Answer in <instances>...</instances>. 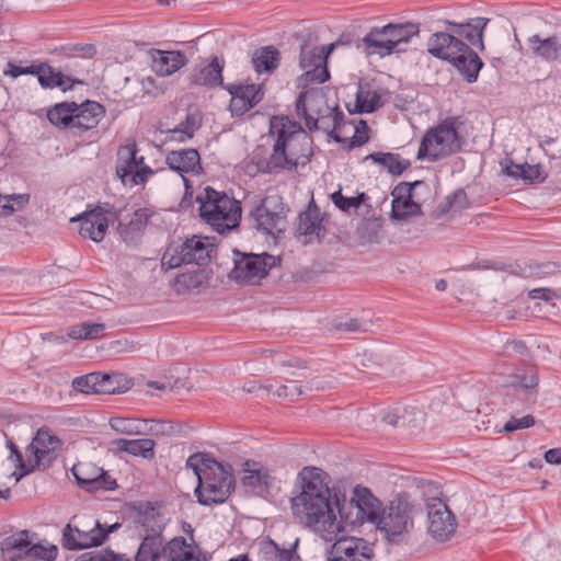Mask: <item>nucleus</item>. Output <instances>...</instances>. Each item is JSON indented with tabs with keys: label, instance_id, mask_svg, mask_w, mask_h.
<instances>
[{
	"label": "nucleus",
	"instance_id": "nucleus-19",
	"mask_svg": "<svg viewBox=\"0 0 561 561\" xmlns=\"http://www.w3.org/2000/svg\"><path fill=\"white\" fill-rule=\"evenodd\" d=\"M225 60L213 56L209 60H203L195 65L186 77L190 87H203L206 89L224 88L222 71Z\"/></svg>",
	"mask_w": 561,
	"mask_h": 561
},
{
	"label": "nucleus",
	"instance_id": "nucleus-2",
	"mask_svg": "<svg viewBox=\"0 0 561 561\" xmlns=\"http://www.w3.org/2000/svg\"><path fill=\"white\" fill-rule=\"evenodd\" d=\"M270 133L276 136L275 142L270 157L256 161L260 172L278 174L306 167L310 162L313 154L312 139L299 123L285 116H274Z\"/></svg>",
	"mask_w": 561,
	"mask_h": 561
},
{
	"label": "nucleus",
	"instance_id": "nucleus-55",
	"mask_svg": "<svg viewBox=\"0 0 561 561\" xmlns=\"http://www.w3.org/2000/svg\"><path fill=\"white\" fill-rule=\"evenodd\" d=\"M58 550L55 546H44L42 543L30 542L27 558L39 559L44 561H55Z\"/></svg>",
	"mask_w": 561,
	"mask_h": 561
},
{
	"label": "nucleus",
	"instance_id": "nucleus-56",
	"mask_svg": "<svg viewBox=\"0 0 561 561\" xmlns=\"http://www.w3.org/2000/svg\"><path fill=\"white\" fill-rule=\"evenodd\" d=\"M265 561H293V551L280 549L274 541H271L264 550Z\"/></svg>",
	"mask_w": 561,
	"mask_h": 561
},
{
	"label": "nucleus",
	"instance_id": "nucleus-36",
	"mask_svg": "<svg viewBox=\"0 0 561 561\" xmlns=\"http://www.w3.org/2000/svg\"><path fill=\"white\" fill-rule=\"evenodd\" d=\"M78 110L76 102H60L47 112L48 121L60 129H72L73 113Z\"/></svg>",
	"mask_w": 561,
	"mask_h": 561
},
{
	"label": "nucleus",
	"instance_id": "nucleus-21",
	"mask_svg": "<svg viewBox=\"0 0 561 561\" xmlns=\"http://www.w3.org/2000/svg\"><path fill=\"white\" fill-rule=\"evenodd\" d=\"M526 45L529 57L550 65H561V37L559 35L542 37L539 34H534L527 38Z\"/></svg>",
	"mask_w": 561,
	"mask_h": 561
},
{
	"label": "nucleus",
	"instance_id": "nucleus-45",
	"mask_svg": "<svg viewBox=\"0 0 561 561\" xmlns=\"http://www.w3.org/2000/svg\"><path fill=\"white\" fill-rule=\"evenodd\" d=\"M518 382L515 385L517 393H522L527 401L534 402L537 396L539 378L536 371L517 376Z\"/></svg>",
	"mask_w": 561,
	"mask_h": 561
},
{
	"label": "nucleus",
	"instance_id": "nucleus-60",
	"mask_svg": "<svg viewBox=\"0 0 561 561\" xmlns=\"http://www.w3.org/2000/svg\"><path fill=\"white\" fill-rule=\"evenodd\" d=\"M195 129L196 126L194 121L187 117L186 122L174 128L172 133L174 139L185 141L186 139H191L193 137Z\"/></svg>",
	"mask_w": 561,
	"mask_h": 561
},
{
	"label": "nucleus",
	"instance_id": "nucleus-48",
	"mask_svg": "<svg viewBox=\"0 0 561 561\" xmlns=\"http://www.w3.org/2000/svg\"><path fill=\"white\" fill-rule=\"evenodd\" d=\"M320 229L321 219L319 217V213L317 209H308L307 211L300 214L298 225V231L300 232V234H304L306 237L319 234Z\"/></svg>",
	"mask_w": 561,
	"mask_h": 561
},
{
	"label": "nucleus",
	"instance_id": "nucleus-47",
	"mask_svg": "<svg viewBox=\"0 0 561 561\" xmlns=\"http://www.w3.org/2000/svg\"><path fill=\"white\" fill-rule=\"evenodd\" d=\"M421 206L412 198L392 199L391 217L397 220H403L420 213Z\"/></svg>",
	"mask_w": 561,
	"mask_h": 561
},
{
	"label": "nucleus",
	"instance_id": "nucleus-25",
	"mask_svg": "<svg viewBox=\"0 0 561 561\" xmlns=\"http://www.w3.org/2000/svg\"><path fill=\"white\" fill-rule=\"evenodd\" d=\"M272 482L273 478L270 470L262 463L254 460H247L243 463V477L241 478V483L247 491L255 495H263L268 492Z\"/></svg>",
	"mask_w": 561,
	"mask_h": 561
},
{
	"label": "nucleus",
	"instance_id": "nucleus-22",
	"mask_svg": "<svg viewBox=\"0 0 561 561\" xmlns=\"http://www.w3.org/2000/svg\"><path fill=\"white\" fill-rule=\"evenodd\" d=\"M426 46L432 56L450 62L460 51H466L468 44L448 28V32L433 33Z\"/></svg>",
	"mask_w": 561,
	"mask_h": 561
},
{
	"label": "nucleus",
	"instance_id": "nucleus-10",
	"mask_svg": "<svg viewBox=\"0 0 561 561\" xmlns=\"http://www.w3.org/2000/svg\"><path fill=\"white\" fill-rule=\"evenodd\" d=\"M287 210L282 196L267 195L250 211L249 219L255 230L275 237L287 228Z\"/></svg>",
	"mask_w": 561,
	"mask_h": 561
},
{
	"label": "nucleus",
	"instance_id": "nucleus-29",
	"mask_svg": "<svg viewBox=\"0 0 561 561\" xmlns=\"http://www.w3.org/2000/svg\"><path fill=\"white\" fill-rule=\"evenodd\" d=\"M188 59L180 50H154L152 54V70L160 77H168L179 71Z\"/></svg>",
	"mask_w": 561,
	"mask_h": 561
},
{
	"label": "nucleus",
	"instance_id": "nucleus-6",
	"mask_svg": "<svg viewBox=\"0 0 561 561\" xmlns=\"http://www.w3.org/2000/svg\"><path fill=\"white\" fill-rule=\"evenodd\" d=\"M413 505L405 493L398 494L379 512L376 527L382 538L389 543L400 546L408 542L413 529Z\"/></svg>",
	"mask_w": 561,
	"mask_h": 561
},
{
	"label": "nucleus",
	"instance_id": "nucleus-37",
	"mask_svg": "<svg viewBox=\"0 0 561 561\" xmlns=\"http://www.w3.org/2000/svg\"><path fill=\"white\" fill-rule=\"evenodd\" d=\"M365 160L374 161L394 176L401 175L411 165L409 160L402 159L400 154L392 152H373L366 156Z\"/></svg>",
	"mask_w": 561,
	"mask_h": 561
},
{
	"label": "nucleus",
	"instance_id": "nucleus-18",
	"mask_svg": "<svg viewBox=\"0 0 561 561\" xmlns=\"http://www.w3.org/2000/svg\"><path fill=\"white\" fill-rule=\"evenodd\" d=\"M71 473L80 488L88 492L114 490L117 486L115 479L108 476L103 468L92 462H78L73 465Z\"/></svg>",
	"mask_w": 561,
	"mask_h": 561
},
{
	"label": "nucleus",
	"instance_id": "nucleus-41",
	"mask_svg": "<svg viewBox=\"0 0 561 561\" xmlns=\"http://www.w3.org/2000/svg\"><path fill=\"white\" fill-rule=\"evenodd\" d=\"M163 538L157 536H144L135 561H160L162 556Z\"/></svg>",
	"mask_w": 561,
	"mask_h": 561
},
{
	"label": "nucleus",
	"instance_id": "nucleus-30",
	"mask_svg": "<svg viewBox=\"0 0 561 561\" xmlns=\"http://www.w3.org/2000/svg\"><path fill=\"white\" fill-rule=\"evenodd\" d=\"M38 83L43 89H55L59 88L62 91H68L73 88L75 84L81 83V81L71 79L65 76L61 71L56 70L47 62H39L36 66Z\"/></svg>",
	"mask_w": 561,
	"mask_h": 561
},
{
	"label": "nucleus",
	"instance_id": "nucleus-11",
	"mask_svg": "<svg viewBox=\"0 0 561 561\" xmlns=\"http://www.w3.org/2000/svg\"><path fill=\"white\" fill-rule=\"evenodd\" d=\"M279 263V259L268 253H244L233 250V268L229 278L237 284H257Z\"/></svg>",
	"mask_w": 561,
	"mask_h": 561
},
{
	"label": "nucleus",
	"instance_id": "nucleus-38",
	"mask_svg": "<svg viewBox=\"0 0 561 561\" xmlns=\"http://www.w3.org/2000/svg\"><path fill=\"white\" fill-rule=\"evenodd\" d=\"M279 60V51L274 46L261 47L252 56L253 68L257 73L272 72L278 67Z\"/></svg>",
	"mask_w": 561,
	"mask_h": 561
},
{
	"label": "nucleus",
	"instance_id": "nucleus-43",
	"mask_svg": "<svg viewBox=\"0 0 561 561\" xmlns=\"http://www.w3.org/2000/svg\"><path fill=\"white\" fill-rule=\"evenodd\" d=\"M103 323L82 322L69 328L68 336L73 340H95L103 335Z\"/></svg>",
	"mask_w": 561,
	"mask_h": 561
},
{
	"label": "nucleus",
	"instance_id": "nucleus-13",
	"mask_svg": "<svg viewBox=\"0 0 561 561\" xmlns=\"http://www.w3.org/2000/svg\"><path fill=\"white\" fill-rule=\"evenodd\" d=\"M334 48V44L329 46H313L304 44L300 48L299 66L306 69V72L300 77L306 83H323L330 78L327 68L328 55Z\"/></svg>",
	"mask_w": 561,
	"mask_h": 561
},
{
	"label": "nucleus",
	"instance_id": "nucleus-50",
	"mask_svg": "<svg viewBox=\"0 0 561 561\" xmlns=\"http://www.w3.org/2000/svg\"><path fill=\"white\" fill-rule=\"evenodd\" d=\"M137 523L144 528L145 536L162 537L163 526L157 520V513L153 508L147 510L137 518Z\"/></svg>",
	"mask_w": 561,
	"mask_h": 561
},
{
	"label": "nucleus",
	"instance_id": "nucleus-62",
	"mask_svg": "<svg viewBox=\"0 0 561 561\" xmlns=\"http://www.w3.org/2000/svg\"><path fill=\"white\" fill-rule=\"evenodd\" d=\"M12 202H15L19 207H22L28 202L27 195H12L9 199H5V202L0 205V215L1 216H9L11 215L15 208Z\"/></svg>",
	"mask_w": 561,
	"mask_h": 561
},
{
	"label": "nucleus",
	"instance_id": "nucleus-12",
	"mask_svg": "<svg viewBox=\"0 0 561 561\" xmlns=\"http://www.w3.org/2000/svg\"><path fill=\"white\" fill-rule=\"evenodd\" d=\"M210 244L204 239L193 237L187 239L181 247H170L162 256V266L176 268L182 264L206 265L210 261Z\"/></svg>",
	"mask_w": 561,
	"mask_h": 561
},
{
	"label": "nucleus",
	"instance_id": "nucleus-51",
	"mask_svg": "<svg viewBox=\"0 0 561 561\" xmlns=\"http://www.w3.org/2000/svg\"><path fill=\"white\" fill-rule=\"evenodd\" d=\"M368 125L365 121H360L358 126L354 127V135L352 137H344V142H340L343 148L351 150L356 147H360L368 142Z\"/></svg>",
	"mask_w": 561,
	"mask_h": 561
},
{
	"label": "nucleus",
	"instance_id": "nucleus-14",
	"mask_svg": "<svg viewBox=\"0 0 561 561\" xmlns=\"http://www.w3.org/2000/svg\"><path fill=\"white\" fill-rule=\"evenodd\" d=\"M61 444L60 438L48 428H39L25 450V455L31 456L34 471L49 468Z\"/></svg>",
	"mask_w": 561,
	"mask_h": 561
},
{
	"label": "nucleus",
	"instance_id": "nucleus-20",
	"mask_svg": "<svg viewBox=\"0 0 561 561\" xmlns=\"http://www.w3.org/2000/svg\"><path fill=\"white\" fill-rule=\"evenodd\" d=\"M231 95L229 104L232 116H241L259 104L264 92L259 84H229L224 87Z\"/></svg>",
	"mask_w": 561,
	"mask_h": 561
},
{
	"label": "nucleus",
	"instance_id": "nucleus-9",
	"mask_svg": "<svg viewBox=\"0 0 561 561\" xmlns=\"http://www.w3.org/2000/svg\"><path fill=\"white\" fill-rule=\"evenodd\" d=\"M336 512L341 518L343 530L346 526L362 524L365 519L376 524L379 512L382 510L381 502L365 486L357 485L354 489V496L350 502L344 499L341 503L336 497Z\"/></svg>",
	"mask_w": 561,
	"mask_h": 561
},
{
	"label": "nucleus",
	"instance_id": "nucleus-39",
	"mask_svg": "<svg viewBox=\"0 0 561 561\" xmlns=\"http://www.w3.org/2000/svg\"><path fill=\"white\" fill-rule=\"evenodd\" d=\"M98 375L99 393L101 394L123 393L130 387L129 380L123 374L98 373Z\"/></svg>",
	"mask_w": 561,
	"mask_h": 561
},
{
	"label": "nucleus",
	"instance_id": "nucleus-33",
	"mask_svg": "<svg viewBox=\"0 0 561 561\" xmlns=\"http://www.w3.org/2000/svg\"><path fill=\"white\" fill-rule=\"evenodd\" d=\"M30 537L27 530H22L7 537L1 543V553L4 561H19L27 558Z\"/></svg>",
	"mask_w": 561,
	"mask_h": 561
},
{
	"label": "nucleus",
	"instance_id": "nucleus-57",
	"mask_svg": "<svg viewBox=\"0 0 561 561\" xmlns=\"http://www.w3.org/2000/svg\"><path fill=\"white\" fill-rule=\"evenodd\" d=\"M546 174L540 164L530 165L524 163L522 180L526 183H542L546 180Z\"/></svg>",
	"mask_w": 561,
	"mask_h": 561
},
{
	"label": "nucleus",
	"instance_id": "nucleus-54",
	"mask_svg": "<svg viewBox=\"0 0 561 561\" xmlns=\"http://www.w3.org/2000/svg\"><path fill=\"white\" fill-rule=\"evenodd\" d=\"M98 378V373L76 377L72 381V387L82 393H99Z\"/></svg>",
	"mask_w": 561,
	"mask_h": 561
},
{
	"label": "nucleus",
	"instance_id": "nucleus-23",
	"mask_svg": "<svg viewBox=\"0 0 561 561\" xmlns=\"http://www.w3.org/2000/svg\"><path fill=\"white\" fill-rule=\"evenodd\" d=\"M371 558L373 551L365 540L344 538L334 542L327 561H371Z\"/></svg>",
	"mask_w": 561,
	"mask_h": 561
},
{
	"label": "nucleus",
	"instance_id": "nucleus-16",
	"mask_svg": "<svg viewBox=\"0 0 561 561\" xmlns=\"http://www.w3.org/2000/svg\"><path fill=\"white\" fill-rule=\"evenodd\" d=\"M116 173L123 182L130 178L131 183H144L153 171L144 164V157L137 156L136 146L121 147L117 152Z\"/></svg>",
	"mask_w": 561,
	"mask_h": 561
},
{
	"label": "nucleus",
	"instance_id": "nucleus-32",
	"mask_svg": "<svg viewBox=\"0 0 561 561\" xmlns=\"http://www.w3.org/2000/svg\"><path fill=\"white\" fill-rule=\"evenodd\" d=\"M450 64L460 72L468 83L477 81L479 72L483 67L482 59L469 45L466 51H460Z\"/></svg>",
	"mask_w": 561,
	"mask_h": 561
},
{
	"label": "nucleus",
	"instance_id": "nucleus-58",
	"mask_svg": "<svg viewBox=\"0 0 561 561\" xmlns=\"http://www.w3.org/2000/svg\"><path fill=\"white\" fill-rule=\"evenodd\" d=\"M536 420L533 415L527 414L522 417L511 416V419L504 425V432H515L518 430L529 428L534 426Z\"/></svg>",
	"mask_w": 561,
	"mask_h": 561
},
{
	"label": "nucleus",
	"instance_id": "nucleus-53",
	"mask_svg": "<svg viewBox=\"0 0 561 561\" xmlns=\"http://www.w3.org/2000/svg\"><path fill=\"white\" fill-rule=\"evenodd\" d=\"M424 422V412L416 407H403L400 427L417 428Z\"/></svg>",
	"mask_w": 561,
	"mask_h": 561
},
{
	"label": "nucleus",
	"instance_id": "nucleus-44",
	"mask_svg": "<svg viewBox=\"0 0 561 561\" xmlns=\"http://www.w3.org/2000/svg\"><path fill=\"white\" fill-rule=\"evenodd\" d=\"M111 427L121 434L140 435L146 431L147 422L139 419L113 417L110 421Z\"/></svg>",
	"mask_w": 561,
	"mask_h": 561
},
{
	"label": "nucleus",
	"instance_id": "nucleus-26",
	"mask_svg": "<svg viewBox=\"0 0 561 561\" xmlns=\"http://www.w3.org/2000/svg\"><path fill=\"white\" fill-rule=\"evenodd\" d=\"M486 18L469 19L466 22L457 23L450 20H444L443 23L456 34L457 37H465L472 46L484 49L483 31L489 23Z\"/></svg>",
	"mask_w": 561,
	"mask_h": 561
},
{
	"label": "nucleus",
	"instance_id": "nucleus-63",
	"mask_svg": "<svg viewBox=\"0 0 561 561\" xmlns=\"http://www.w3.org/2000/svg\"><path fill=\"white\" fill-rule=\"evenodd\" d=\"M36 66H37V64H33L31 66L22 67V66H18V65H15V64L10 61L7 65V69L3 70V73L5 76H10L12 78H16V77L22 76V75H34L35 76V72H37Z\"/></svg>",
	"mask_w": 561,
	"mask_h": 561
},
{
	"label": "nucleus",
	"instance_id": "nucleus-46",
	"mask_svg": "<svg viewBox=\"0 0 561 561\" xmlns=\"http://www.w3.org/2000/svg\"><path fill=\"white\" fill-rule=\"evenodd\" d=\"M7 447L10 449L9 459L14 461L15 468L19 471L18 480L34 472V466H32L31 456L26 455L24 459L22 453L18 449L15 444L7 438Z\"/></svg>",
	"mask_w": 561,
	"mask_h": 561
},
{
	"label": "nucleus",
	"instance_id": "nucleus-7",
	"mask_svg": "<svg viewBox=\"0 0 561 561\" xmlns=\"http://www.w3.org/2000/svg\"><path fill=\"white\" fill-rule=\"evenodd\" d=\"M461 124L460 117L449 116L430 128L422 138L416 158L435 162L458 152L463 144L458 133Z\"/></svg>",
	"mask_w": 561,
	"mask_h": 561
},
{
	"label": "nucleus",
	"instance_id": "nucleus-42",
	"mask_svg": "<svg viewBox=\"0 0 561 561\" xmlns=\"http://www.w3.org/2000/svg\"><path fill=\"white\" fill-rule=\"evenodd\" d=\"M207 283V274L204 270L196 268L191 272L182 273L174 279V288L178 294L196 289Z\"/></svg>",
	"mask_w": 561,
	"mask_h": 561
},
{
	"label": "nucleus",
	"instance_id": "nucleus-1",
	"mask_svg": "<svg viewBox=\"0 0 561 561\" xmlns=\"http://www.w3.org/2000/svg\"><path fill=\"white\" fill-rule=\"evenodd\" d=\"M301 491L291 499L294 516L305 526L319 533L325 540L343 531L341 518L335 513L329 486L317 468H304L299 473Z\"/></svg>",
	"mask_w": 561,
	"mask_h": 561
},
{
	"label": "nucleus",
	"instance_id": "nucleus-3",
	"mask_svg": "<svg viewBox=\"0 0 561 561\" xmlns=\"http://www.w3.org/2000/svg\"><path fill=\"white\" fill-rule=\"evenodd\" d=\"M186 467L197 477L194 494L201 505L222 504L234 490L236 481L231 466L217 461L209 454L191 455L186 460Z\"/></svg>",
	"mask_w": 561,
	"mask_h": 561
},
{
	"label": "nucleus",
	"instance_id": "nucleus-24",
	"mask_svg": "<svg viewBox=\"0 0 561 561\" xmlns=\"http://www.w3.org/2000/svg\"><path fill=\"white\" fill-rule=\"evenodd\" d=\"M107 210L102 206H96L91 210L84 211L78 217L80 221L79 233L83 238H89L94 242H101L108 228Z\"/></svg>",
	"mask_w": 561,
	"mask_h": 561
},
{
	"label": "nucleus",
	"instance_id": "nucleus-34",
	"mask_svg": "<svg viewBox=\"0 0 561 561\" xmlns=\"http://www.w3.org/2000/svg\"><path fill=\"white\" fill-rule=\"evenodd\" d=\"M150 215L146 208L137 209L128 224H119L118 230L127 244H136L148 225Z\"/></svg>",
	"mask_w": 561,
	"mask_h": 561
},
{
	"label": "nucleus",
	"instance_id": "nucleus-15",
	"mask_svg": "<svg viewBox=\"0 0 561 561\" xmlns=\"http://www.w3.org/2000/svg\"><path fill=\"white\" fill-rule=\"evenodd\" d=\"M427 531L437 541L449 540L456 531V517L440 499L434 497L427 503Z\"/></svg>",
	"mask_w": 561,
	"mask_h": 561
},
{
	"label": "nucleus",
	"instance_id": "nucleus-52",
	"mask_svg": "<svg viewBox=\"0 0 561 561\" xmlns=\"http://www.w3.org/2000/svg\"><path fill=\"white\" fill-rule=\"evenodd\" d=\"M288 383L280 385L276 389V394L279 398H288L290 400H296L300 396L305 394L307 391L312 390V386H299L297 385L296 379H286Z\"/></svg>",
	"mask_w": 561,
	"mask_h": 561
},
{
	"label": "nucleus",
	"instance_id": "nucleus-59",
	"mask_svg": "<svg viewBox=\"0 0 561 561\" xmlns=\"http://www.w3.org/2000/svg\"><path fill=\"white\" fill-rule=\"evenodd\" d=\"M335 327L336 329L345 332H366L369 330L370 322L351 318L346 321H341L336 323Z\"/></svg>",
	"mask_w": 561,
	"mask_h": 561
},
{
	"label": "nucleus",
	"instance_id": "nucleus-35",
	"mask_svg": "<svg viewBox=\"0 0 561 561\" xmlns=\"http://www.w3.org/2000/svg\"><path fill=\"white\" fill-rule=\"evenodd\" d=\"M113 444L121 451H125L136 457H142L145 459H152L154 457L156 443L150 438H138V439H115Z\"/></svg>",
	"mask_w": 561,
	"mask_h": 561
},
{
	"label": "nucleus",
	"instance_id": "nucleus-8",
	"mask_svg": "<svg viewBox=\"0 0 561 561\" xmlns=\"http://www.w3.org/2000/svg\"><path fill=\"white\" fill-rule=\"evenodd\" d=\"M420 28L415 23H389L382 27H373L362 39L367 55L385 57L400 53V44H405L419 35Z\"/></svg>",
	"mask_w": 561,
	"mask_h": 561
},
{
	"label": "nucleus",
	"instance_id": "nucleus-49",
	"mask_svg": "<svg viewBox=\"0 0 561 561\" xmlns=\"http://www.w3.org/2000/svg\"><path fill=\"white\" fill-rule=\"evenodd\" d=\"M368 198L366 193H359L354 197H345L342 195L341 191H337L331 195L333 204L344 213H351L352 209L356 210L362 204L367 202Z\"/></svg>",
	"mask_w": 561,
	"mask_h": 561
},
{
	"label": "nucleus",
	"instance_id": "nucleus-17",
	"mask_svg": "<svg viewBox=\"0 0 561 561\" xmlns=\"http://www.w3.org/2000/svg\"><path fill=\"white\" fill-rule=\"evenodd\" d=\"M108 537V531L99 520L94 522V527L90 530H82L67 524L62 530V547L67 550H82L91 547L101 546Z\"/></svg>",
	"mask_w": 561,
	"mask_h": 561
},
{
	"label": "nucleus",
	"instance_id": "nucleus-61",
	"mask_svg": "<svg viewBox=\"0 0 561 561\" xmlns=\"http://www.w3.org/2000/svg\"><path fill=\"white\" fill-rule=\"evenodd\" d=\"M422 183V181H414L413 183L400 182L398 185H396L391 193L393 197L392 199L412 198L413 188L417 185H421Z\"/></svg>",
	"mask_w": 561,
	"mask_h": 561
},
{
	"label": "nucleus",
	"instance_id": "nucleus-28",
	"mask_svg": "<svg viewBox=\"0 0 561 561\" xmlns=\"http://www.w3.org/2000/svg\"><path fill=\"white\" fill-rule=\"evenodd\" d=\"M169 168L183 176V173L198 174L202 171L201 156L196 149L172 150L167 154Z\"/></svg>",
	"mask_w": 561,
	"mask_h": 561
},
{
	"label": "nucleus",
	"instance_id": "nucleus-5",
	"mask_svg": "<svg viewBox=\"0 0 561 561\" xmlns=\"http://www.w3.org/2000/svg\"><path fill=\"white\" fill-rule=\"evenodd\" d=\"M317 96L309 91L299 93L296 100V114L305 121L306 127L310 131L322 130L327 133L335 142H344L342 133L346 126L345 115L339 106L316 108Z\"/></svg>",
	"mask_w": 561,
	"mask_h": 561
},
{
	"label": "nucleus",
	"instance_id": "nucleus-64",
	"mask_svg": "<svg viewBox=\"0 0 561 561\" xmlns=\"http://www.w3.org/2000/svg\"><path fill=\"white\" fill-rule=\"evenodd\" d=\"M403 407L397 405L382 414V422L393 427H400V420L402 415Z\"/></svg>",
	"mask_w": 561,
	"mask_h": 561
},
{
	"label": "nucleus",
	"instance_id": "nucleus-40",
	"mask_svg": "<svg viewBox=\"0 0 561 561\" xmlns=\"http://www.w3.org/2000/svg\"><path fill=\"white\" fill-rule=\"evenodd\" d=\"M382 105L383 103L381 101V95L378 91L366 89L362 85L358 87L355 100V107L357 113H373Z\"/></svg>",
	"mask_w": 561,
	"mask_h": 561
},
{
	"label": "nucleus",
	"instance_id": "nucleus-27",
	"mask_svg": "<svg viewBox=\"0 0 561 561\" xmlns=\"http://www.w3.org/2000/svg\"><path fill=\"white\" fill-rule=\"evenodd\" d=\"M105 113V107L95 101L87 100L78 104V110L73 113L71 130L80 134L95 128Z\"/></svg>",
	"mask_w": 561,
	"mask_h": 561
},
{
	"label": "nucleus",
	"instance_id": "nucleus-31",
	"mask_svg": "<svg viewBox=\"0 0 561 561\" xmlns=\"http://www.w3.org/2000/svg\"><path fill=\"white\" fill-rule=\"evenodd\" d=\"M162 556L168 561H208L202 552H195L184 537H174L164 546Z\"/></svg>",
	"mask_w": 561,
	"mask_h": 561
},
{
	"label": "nucleus",
	"instance_id": "nucleus-4",
	"mask_svg": "<svg viewBox=\"0 0 561 561\" xmlns=\"http://www.w3.org/2000/svg\"><path fill=\"white\" fill-rule=\"evenodd\" d=\"M196 202L199 204L201 218L217 232L225 233L238 227L242 213L240 202L226 192L206 186L203 193L197 195Z\"/></svg>",
	"mask_w": 561,
	"mask_h": 561
}]
</instances>
